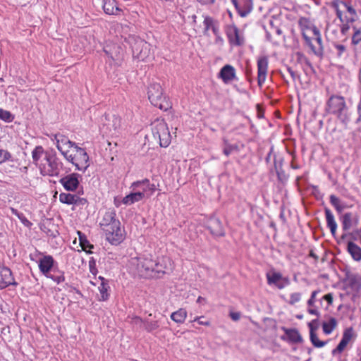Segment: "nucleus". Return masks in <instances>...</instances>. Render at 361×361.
Instances as JSON below:
<instances>
[{"mask_svg": "<svg viewBox=\"0 0 361 361\" xmlns=\"http://www.w3.org/2000/svg\"><path fill=\"white\" fill-rule=\"evenodd\" d=\"M171 265L169 257L154 258L151 255H142L131 257L128 260L127 269L135 276L158 278L171 270Z\"/></svg>", "mask_w": 361, "mask_h": 361, "instance_id": "f257e3e1", "label": "nucleus"}, {"mask_svg": "<svg viewBox=\"0 0 361 361\" xmlns=\"http://www.w3.org/2000/svg\"><path fill=\"white\" fill-rule=\"evenodd\" d=\"M298 25L306 44L317 56L324 53V46L319 30L307 18H300Z\"/></svg>", "mask_w": 361, "mask_h": 361, "instance_id": "f03ea898", "label": "nucleus"}, {"mask_svg": "<svg viewBox=\"0 0 361 361\" xmlns=\"http://www.w3.org/2000/svg\"><path fill=\"white\" fill-rule=\"evenodd\" d=\"M116 216V212L114 209H109L105 212L99 222L106 240L115 245L120 243L124 239L123 230L121 229V223Z\"/></svg>", "mask_w": 361, "mask_h": 361, "instance_id": "7ed1b4c3", "label": "nucleus"}, {"mask_svg": "<svg viewBox=\"0 0 361 361\" xmlns=\"http://www.w3.org/2000/svg\"><path fill=\"white\" fill-rule=\"evenodd\" d=\"M63 169V164L57 157L54 150L47 153L46 158L43 159L42 164H39V170L44 176H58Z\"/></svg>", "mask_w": 361, "mask_h": 361, "instance_id": "20e7f679", "label": "nucleus"}, {"mask_svg": "<svg viewBox=\"0 0 361 361\" xmlns=\"http://www.w3.org/2000/svg\"><path fill=\"white\" fill-rule=\"evenodd\" d=\"M64 159L72 164L76 170L82 172H85L90 164V157L85 149L79 147L78 144L69 151Z\"/></svg>", "mask_w": 361, "mask_h": 361, "instance_id": "39448f33", "label": "nucleus"}, {"mask_svg": "<svg viewBox=\"0 0 361 361\" xmlns=\"http://www.w3.org/2000/svg\"><path fill=\"white\" fill-rule=\"evenodd\" d=\"M148 99L151 104L161 110L166 111L171 107L169 100L163 95L162 88L159 83H152L148 87Z\"/></svg>", "mask_w": 361, "mask_h": 361, "instance_id": "423d86ee", "label": "nucleus"}, {"mask_svg": "<svg viewBox=\"0 0 361 361\" xmlns=\"http://www.w3.org/2000/svg\"><path fill=\"white\" fill-rule=\"evenodd\" d=\"M326 110L328 113L336 115L342 122L348 120L347 106L343 97L332 95L326 102Z\"/></svg>", "mask_w": 361, "mask_h": 361, "instance_id": "0eeeda50", "label": "nucleus"}, {"mask_svg": "<svg viewBox=\"0 0 361 361\" xmlns=\"http://www.w3.org/2000/svg\"><path fill=\"white\" fill-rule=\"evenodd\" d=\"M331 6L341 23H353L357 18L355 9L349 4L340 0H334L331 2Z\"/></svg>", "mask_w": 361, "mask_h": 361, "instance_id": "6e6552de", "label": "nucleus"}, {"mask_svg": "<svg viewBox=\"0 0 361 361\" xmlns=\"http://www.w3.org/2000/svg\"><path fill=\"white\" fill-rule=\"evenodd\" d=\"M152 132L154 138L159 140L161 147H166L170 145L171 135L164 119L157 118L152 122Z\"/></svg>", "mask_w": 361, "mask_h": 361, "instance_id": "1a4fd4ad", "label": "nucleus"}, {"mask_svg": "<svg viewBox=\"0 0 361 361\" xmlns=\"http://www.w3.org/2000/svg\"><path fill=\"white\" fill-rule=\"evenodd\" d=\"M131 47L133 57L140 61H145L151 54V45L140 39H135Z\"/></svg>", "mask_w": 361, "mask_h": 361, "instance_id": "9d476101", "label": "nucleus"}, {"mask_svg": "<svg viewBox=\"0 0 361 361\" xmlns=\"http://www.w3.org/2000/svg\"><path fill=\"white\" fill-rule=\"evenodd\" d=\"M51 140L63 157L69 152V149H71L77 144L61 133L52 135Z\"/></svg>", "mask_w": 361, "mask_h": 361, "instance_id": "9b49d317", "label": "nucleus"}, {"mask_svg": "<svg viewBox=\"0 0 361 361\" xmlns=\"http://www.w3.org/2000/svg\"><path fill=\"white\" fill-rule=\"evenodd\" d=\"M81 176L77 173H72L62 177L59 180L60 184L67 191H75L80 185Z\"/></svg>", "mask_w": 361, "mask_h": 361, "instance_id": "f8f14e48", "label": "nucleus"}, {"mask_svg": "<svg viewBox=\"0 0 361 361\" xmlns=\"http://www.w3.org/2000/svg\"><path fill=\"white\" fill-rule=\"evenodd\" d=\"M9 286H18L11 270L0 263V290Z\"/></svg>", "mask_w": 361, "mask_h": 361, "instance_id": "ddd939ff", "label": "nucleus"}, {"mask_svg": "<svg viewBox=\"0 0 361 361\" xmlns=\"http://www.w3.org/2000/svg\"><path fill=\"white\" fill-rule=\"evenodd\" d=\"M130 188L133 190H136L137 188H140L142 190L140 192H144V197H150L156 190L155 185L150 183L149 180L147 178L132 183Z\"/></svg>", "mask_w": 361, "mask_h": 361, "instance_id": "4468645a", "label": "nucleus"}, {"mask_svg": "<svg viewBox=\"0 0 361 361\" xmlns=\"http://www.w3.org/2000/svg\"><path fill=\"white\" fill-rule=\"evenodd\" d=\"M267 283L269 285H275L279 289H282L290 283L288 277H283L279 272H269L266 274Z\"/></svg>", "mask_w": 361, "mask_h": 361, "instance_id": "2eb2a0df", "label": "nucleus"}, {"mask_svg": "<svg viewBox=\"0 0 361 361\" xmlns=\"http://www.w3.org/2000/svg\"><path fill=\"white\" fill-rule=\"evenodd\" d=\"M226 32L231 44L240 46L244 43L243 36L240 33L238 28L235 25H228Z\"/></svg>", "mask_w": 361, "mask_h": 361, "instance_id": "dca6fc26", "label": "nucleus"}, {"mask_svg": "<svg viewBox=\"0 0 361 361\" xmlns=\"http://www.w3.org/2000/svg\"><path fill=\"white\" fill-rule=\"evenodd\" d=\"M106 122L104 124L106 127L108 134L115 135L121 127V118L116 115H109L106 116Z\"/></svg>", "mask_w": 361, "mask_h": 361, "instance_id": "f3484780", "label": "nucleus"}, {"mask_svg": "<svg viewBox=\"0 0 361 361\" xmlns=\"http://www.w3.org/2000/svg\"><path fill=\"white\" fill-rule=\"evenodd\" d=\"M241 17L247 16L252 10V0H231Z\"/></svg>", "mask_w": 361, "mask_h": 361, "instance_id": "a211bd4d", "label": "nucleus"}, {"mask_svg": "<svg viewBox=\"0 0 361 361\" xmlns=\"http://www.w3.org/2000/svg\"><path fill=\"white\" fill-rule=\"evenodd\" d=\"M268 70V59L266 56L259 57L257 60V82L259 86H262L267 78Z\"/></svg>", "mask_w": 361, "mask_h": 361, "instance_id": "6ab92c4d", "label": "nucleus"}, {"mask_svg": "<svg viewBox=\"0 0 361 361\" xmlns=\"http://www.w3.org/2000/svg\"><path fill=\"white\" fill-rule=\"evenodd\" d=\"M54 259L51 255H44L38 261V267L39 271L43 275L49 276V273L51 271L54 264Z\"/></svg>", "mask_w": 361, "mask_h": 361, "instance_id": "aec40b11", "label": "nucleus"}, {"mask_svg": "<svg viewBox=\"0 0 361 361\" xmlns=\"http://www.w3.org/2000/svg\"><path fill=\"white\" fill-rule=\"evenodd\" d=\"M207 228L211 233L215 236H224V231L219 219H211L207 224Z\"/></svg>", "mask_w": 361, "mask_h": 361, "instance_id": "412c9836", "label": "nucleus"}, {"mask_svg": "<svg viewBox=\"0 0 361 361\" xmlns=\"http://www.w3.org/2000/svg\"><path fill=\"white\" fill-rule=\"evenodd\" d=\"M50 151H46L42 146H36L32 151V158L33 163L39 168V164H42L43 159L46 158L47 153H49Z\"/></svg>", "mask_w": 361, "mask_h": 361, "instance_id": "4be33fe9", "label": "nucleus"}, {"mask_svg": "<svg viewBox=\"0 0 361 361\" xmlns=\"http://www.w3.org/2000/svg\"><path fill=\"white\" fill-rule=\"evenodd\" d=\"M353 337V329L349 328L343 332L342 338L337 345L336 348L333 350V353L335 354L336 352L341 353L344 348L347 346L348 343L350 341Z\"/></svg>", "mask_w": 361, "mask_h": 361, "instance_id": "5701e85b", "label": "nucleus"}, {"mask_svg": "<svg viewBox=\"0 0 361 361\" xmlns=\"http://www.w3.org/2000/svg\"><path fill=\"white\" fill-rule=\"evenodd\" d=\"M219 76L225 83H228L235 76V68L231 65H226L221 69Z\"/></svg>", "mask_w": 361, "mask_h": 361, "instance_id": "b1692460", "label": "nucleus"}, {"mask_svg": "<svg viewBox=\"0 0 361 361\" xmlns=\"http://www.w3.org/2000/svg\"><path fill=\"white\" fill-rule=\"evenodd\" d=\"M144 192H141L140 191L132 192L129 195L125 196L121 202L126 205H131L135 202H140L143 200Z\"/></svg>", "mask_w": 361, "mask_h": 361, "instance_id": "393cba45", "label": "nucleus"}, {"mask_svg": "<svg viewBox=\"0 0 361 361\" xmlns=\"http://www.w3.org/2000/svg\"><path fill=\"white\" fill-rule=\"evenodd\" d=\"M347 250L355 261H361V247L360 246L350 241L348 243Z\"/></svg>", "mask_w": 361, "mask_h": 361, "instance_id": "a878e982", "label": "nucleus"}, {"mask_svg": "<svg viewBox=\"0 0 361 361\" xmlns=\"http://www.w3.org/2000/svg\"><path fill=\"white\" fill-rule=\"evenodd\" d=\"M282 329L284 331L289 342L297 343L302 341V336L297 329H287L285 327H283Z\"/></svg>", "mask_w": 361, "mask_h": 361, "instance_id": "bb28decb", "label": "nucleus"}, {"mask_svg": "<svg viewBox=\"0 0 361 361\" xmlns=\"http://www.w3.org/2000/svg\"><path fill=\"white\" fill-rule=\"evenodd\" d=\"M188 312L185 308H179L178 310L172 312L170 318L177 324H183L187 318Z\"/></svg>", "mask_w": 361, "mask_h": 361, "instance_id": "cd10ccee", "label": "nucleus"}, {"mask_svg": "<svg viewBox=\"0 0 361 361\" xmlns=\"http://www.w3.org/2000/svg\"><path fill=\"white\" fill-rule=\"evenodd\" d=\"M325 216L327 226L329 228L331 234L335 235L337 229V224L335 221L334 214L329 209H325Z\"/></svg>", "mask_w": 361, "mask_h": 361, "instance_id": "c85d7f7f", "label": "nucleus"}, {"mask_svg": "<svg viewBox=\"0 0 361 361\" xmlns=\"http://www.w3.org/2000/svg\"><path fill=\"white\" fill-rule=\"evenodd\" d=\"M103 9L106 14L114 15L119 8L116 6L114 0H103Z\"/></svg>", "mask_w": 361, "mask_h": 361, "instance_id": "c756f323", "label": "nucleus"}, {"mask_svg": "<svg viewBox=\"0 0 361 361\" xmlns=\"http://www.w3.org/2000/svg\"><path fill=\"white\" fill-rule=\"evenodd\" d=\"M352 44L355 51L361 52V27L355 28L352 36Z\"/></svg>", "mask_w": 361, "mask_h": 361, "instance_id": "7c9ffc66", "label": "nucleus"}, {"mask_svg": "<svg viewBox=\"0 0 361 361\" xmlns=\"http://www.w3.org/2000/svg\"><path fill=\"white\" fill-rule=\"evenodd\" d=\"M99 278L102 279V283H100V285L98 287V289H99V291L100 293V297H99V300L105 301L109 298V295L108 291L109 289V286L108 283L104 281V278H102V277H99Z\"/></svg>", "mask_w": 361, "mask_h": 361, "instance_id": "2f4dec72", "label": "nucleus"}, {"mask_svg": "<svg viewBox=\"0 0 361 361\" xmlns=\"http://www.w3.org/2000/svg\"><path fill=\"white\" fill-rule=\"evenodd\" d=\"M337 326V321L334 317H330L327 322L322 323L323 331L325 334H330Z\"/></svg>", "mask_w": 361, "mask_h": 361, "instance_id": "473e14b6", "label": "nucleus"}, {"mask_svg": "<svg viewBox=\"0 0 361 361\" xmlns=\"http://www.w3.org/2000/svg\"><path fill=\"white\" fill-rule=\"evenodd\" d=\"M78 197L71 193L62 192L59 195V200L61 202L66 204H74L78 202Z\"/></svg>", "mask_w": 361, "mask_h": 361, "instance_id": "72a5a7b5", "label": "nucleus"}, {"mask_svg": "<svg viewBox=\"0 0 361 361\" xmlns=\"http://www.w3.org/2000/svg\"><path fill=\"white\" fill-rule=\"evenodd\" d=\"M47 278H50L52 279L54 282L59 283H61L65 281V276L63 271H61L58 269H54L52 270V272L51 271L49 273V276H46Z\"/></svg>", "mask_w": 361, "mask_h": 361, "instance_id": "f704fd0d", "label": "nucleus"}, {"mask_svg": "<svg viewBox=\"0 0 361 361\" xmlns=\"http://www.w3.org/2000/svg\"><path fill=\"white\" fill-rule=\"evenodd\" d=\"M342 228L344 231H348L353 225L352 214L350 212L345 213L341 218Z\"/></svg>", "mask_w": 361, "mask_h": 361, "instance_id": "c9c22d12", "label": "nucleus"}, {"mask_svg": "<svg viewBox=\"0 0 361 361\" xmlns=\"http://www.w3.org/2000/svg\"><path fill=\"white\" fill-rule=\"evenodd\" d=\"M159 326L160 324L158 320H145L144 329L149 333H152L153 331L157 330L159 328Z\"/></svg>", "mask_w": 361, "mask_h": 361, "instance_id": "e433bc0d", "label": "nucleus"}, {"mask_svg": "<svg viewBox=\"0 0 361 361\" xmlns=\"http://www.w3.org/2000/svg\"><path fill=\"white\" fill-rule=\"evenodd\" d=\"M310 340L314 346L317 348H322L326 345V342L320 341L317 336V334L314 332L312 325L310 324Z\"/></svg>", "mask_w": 361, "mask_h": 361, "instance_id": "4c0bfd02", "label": "nucleus"}, {"mask_svg": "<svg viewBox=\"0 0 361 361\" xmlns=\"http://www.w3.org/2000/svg\"><path fill=\"white\" fill-rule=\"evenodd\" d=\"M329 200L337 212H341L344 209L345 207L341 204V200L336 195H331Z\"/></svg>", "mask_w": 361, "mask_h": 361, "instance_id": "58836bf2", "label": "nucleus"}, {"mask_svg": "<svg viewBox=\"0 0 361 361\" xmlns=\"http://www.w3.org/2000/svg\"><path fill=\"white\" fill-rule=\"evenodd\" d=\"M224 149H223V153L226 157H228L233 152L238 150V147L237 145H231L226 140L224 141Z\"/></svg>", "mask_w": 361, "mask_h": 361, "instance_id": "ea45409f", "label": "nucleus"}, {"mask_svg": "<svg viewBox=\"0 0 361 361\" xmlns=\"http://www.w3.org/2000/svg\"><path fill=\"white\" fill-rule=\"evenodd\" d=\"M0 119L6 122H11L14 119V116L8 111L0 109Z\"/></svg>", "mask_w": 361, "mask_h": 361, "instance_id": "a19ab883", "label": "nucleus"}, {"mask_svg": "<svg viewBox=\"0 0 361 361\" xmlns=\"http://www.w3.org/2000/svg\"><path fill=\"white\" fill-rule=\"evenodd\" d=\"M128 319H130L129 322L130 323V324H132L133 326H136L138 328H142V327L144 328L145 320H143L140 317H137V316H133L131 317H129Z\"/></svg>", "mask_w": 361, "mask_h": 361, "instance_id": "79ce46f5", "label": "nucleus"}, {"mask_svg": "<svg viewBox=\"0 0 361 361\" xmlns=\"http://www.w3.org/2000/svg\"><path fill=\"white\" fill-rule=\"evenodd\" d=\"M203 23L204 25L205 31L211 30L214 25L217 24L216 21H215L212 18L209 16L204 17Z\"/></svg>", "mask_w": 361, "mask_h": 361, "instance_id": "37998d69", "label": "nucleus"}, {"mask_svg": "<svg viewBox=\"0 0 361 361\" xmlns=\"http://www.w3.org/2000/svg\"><path fill=\"white\" fill-rule=\"evenodd\" d=\"M78 234L79 235L80 243L83 250H85L87 247H93V246L86 240L85 235H83L80 231H78Z\"/></svg>", "mask_w": 361, "mask_h": 361, "instance_id": "c03bdc74", "label": "nucleus"}, {"mask_svg": "<svg viewBox=\"0 0 361 361\" xmlns=\"http://www.w3.org/2000/svg\"><path fill=\"white\" fill-rule=\"evenodd\" d=\"M301 299V293H291L290 295V300L288 301V303L291 305H295V303L298 302Z\"/></svg>", "mask_w": 361, "mask_h": 361, "instance_id": "a18cd8bd", "label": "nucleus"}, {"mask_svg": "<svg viewBox=\"0 0 361 361\" xmlns=\"http://www.w3.org/2000/svg\"><path fill=\"white\" fill-rule=\"evenodd\" d=\"M10 210L11 212V213L18 216V218L23 223V224H25V222H28V220L26 219V217L24 216V214L23 213H20L17 209L13 208V207H11L10 208Z\"/></svg>", "mask_w": 361, "mask_h": 361, "instance_id": "49530a36", "label": "nucleus"}, {"mask_svg": "<svg viewBox=\"0 0 361 361\" xmlns=\"http://www.w3.org/2000/svg\"><path fill=\"white\" fill-rule=\"evenodd\" d=\"M334 47L336 50V54L338 57H341L346 51V47L343 44L335 43Z\"/></svg>", "mask_w": 361, "mask_h": 361, "instance_id": "de8ad7c7", "label": "nucleus"}, {"mask_svg": "<svg viewBox=\"0 0 361 361\" xmlns=\"http://www.w3.org/2000/svg\"><path fill=\"white\" fill-rule=\"evenodd\" d=\"M320 292L319 290H316L312 292L311 296L310 299L307 300V305L309 307H314L315 301H316V296L317 294Z\"/></svg>", "mask_w": 361, "mask_h": 361, "instance_id": "09e8293b", "label": "nucleus"}, {"mask_svg": "<svg viewBox=\"0 0 361 361\" xmlns=\"http://www.w3.org/2000/svg\"><path fill=\"white\" fill-rule=\"evenodd\" d=\"M11 158V154L4 149H0V164L3 163Z\"/></svg>", "mask_w": 361, "mask_h": 361, "instance_id": "8fccbe9b", "label": "nucleus"}, {"mask_svg": "<svg viewBox=\"0 0 361 361\" xmlns=\"http://www.w3.org/2000/svg\"><path fill=\"white\" fill-rule=\"evenodd\" d=\"M89 268H90V271L93 275L95 276L97 273V269L96 268V262L93 258H91L89 261Z\"/></svg>", "mask_w": 361, "mask_h": 361, "instance_id": "3c124183", "label": "nucleus"}, {"mask_svg": "<svg viewBox=\"0 0 361 361\" xmlns=\"http://www.w3.org/2000/svg\"><path fill=\"white\" fill-rule=\"evenodd\" d=\"M229 315L231 319L235 322L238 321L241 317V314L239 312H231Z\"/></svg>", "mask_w": 361, "mask_h": 361, "instance_id": "603ef678", "label": "nucleus"}, {"mask_svg": "<svg viewBox=\"0 0 361 361\" xmlns=\"http://www.w3.org/2000/svg\"><path fill=\"white\" fill-rule=\"evenodd\" d=\"M349 23H342V25L341 27V32L343 35H345L348 33V31L350 29Z\"/></svg>", "mask_w": 361, "mask_h": 361, "instance_id": "864d4df0", "label": "nucleus"}, {"mask_svg": "<svg viewBox=\"0 0 361 361\" xmlns=\"http://www.w3.org/2000/svg\"><path fill=\"white\" fill-rule=\"evenodd\" d=\"M323 299L326 300L329 305H331L333 303V294L328 293L323 297Z\"/></svg>", "mask_w": 361, "mask_h": 361, "instance_id": "5fc2aeb1", "label": "nucleus"}, {"mask_svg": "<svg viewBox=\"0 0 361 361\" xmlns=\"http://www.w3.org/2000/svg\"><path fill=\"white\" fill-rule=\"evenodd\" d=\"M307 312L310 314H313V315H316V316H319V311L316 308H314V307H309V308L307 310Z\"/></svg>", "mask_w": 361, "mask_h": 361, "instance_id": "6e6d98bb", "label": "nucleus"}, {"mask_svg": "<svg viewBox=\"0 0 361 361\" xmlns=\"http://www.w3.org/2000/svg\"><path fill=\"white\" fill-rule=\"evenodd\" d=\"M287 71L289 73V74L290 75V76L293 80H295L298 78V75H297L296 72H295L291 68H290V67L287 68Z\"/></svg>", "mask_w": 361, "mask_h": 361, "instance_id": "4d7b16f0", "label": "nucleus"}, {"mask_svg": "<svg viewBox=\"0 0 361 361\" xmlns=\"http://www.w3.org/2000/svg\"><path fill=\"white\" fill-rule=\"evenodd\" d=\"M198 324L206 326H209L211 324L209 320H202V319H200Z\"/></svg>", "mask_w": 361, "mask_h": 361, "instance_id": "13d9d810", "label": "nucleus"}, {"mask_svg": "<svg viewBox=\"0 0 361 361\" xmlns=\"http://www.w3.org/2000/svg\"><path fill=\"white\" fill-rule=\"evenodd\" d=\"M211 30H212V32L215 36L219 35V30L218 24L214 25Z\"/></svg>", "mask_w": 361, "mask_h": 361, "instance_id": "bf43d9fd", "label": "nucleus"}, {"mask_svg": "<svg viewBox=\"0 0 361 361\" xmlns=\"http://www.w3.org/2000/svg\"><path fill=\"white\" fill-rule=\"evenodd\" d=\"M215 42L216 44H223L224 43V39L223 38L219 35H216V39H215Z\"/></svg>", "mask_w": 361, "mask_h": 361, "instance_id": "052dcab7", "label": "nucleus"}, {"mask_svg": "<svg viewBox=\"0 0 361 361\" xmlns=\"http://www.w3.org/2000/svg\"><path fill=\"white\" fill-rule=\"evenodd\" d=\"M202 4H211L214 2L215 0H197Z\"/></svg>", "mask_w": 361, "mask_h": 361, "instance_id": "680f3d73", "label": "nucleus"}, {"mask_svg": "<svg viewBox=\"0 0 361 361\" xmlns=\"http://www.w3.org/2000/svg\"><path fill=\"white\" fill-rule=\"evenodd\" d=\"M204 317L203 316L202 317H195L192 320L190 321V322H197L198 323L200 319H204Z\"/></svg>", "mask_w": 361, "mask_h": 361, "instance_id": "e2e57ef3", "label": "nucleus"}, {"mask_svg": "<svg viewBox=\"0 0 361 361\" xmlns=\"http://www.w3.org/2000/svg\"><path fill=\"white\" fill-rule=\"evenodd\" d=\"M104 52L108 55L109 56L111 59H114L113 56L111 54H109V51L106 50V49H104Z\"/></svg>", "mask_w": 361, "mask_h": 361, "instance_id": "0e129e2a", "label": "nucleus"}, {"mask_svg": "<svg viewBox=\"0 0 361 361\" xmlns=\"http://www.w3.org/2000/svg\"><path fill=\"white\" fill-rule=\"evenodd\" d=\"M115 205L118 207L120 205H121V203L118 202H116V200H115Z\"/></svg>", "mask_w": 361, "mask_h": 361, "instance_id": "69168bd1", "label": "nucleus"}, {"mask_svg": "<svg viewBox=\"0 0 361 361\" xmlns=\"http://www.w3.org/2000/svg\"><path fill=\"white\" fill-rule=\"evenodd\" d=\"M192 18L193 21L195 23V22H196L197 16H196L195 15H193V16H192Z\"/></svg>", "mask_w": 361, "mask_h": 361, "instance_id": "338daca9", "label": "nucleus"}, {"mask_svg": "<svg viewBox=\"0 0 361 361\" xmlns=\"http://www.w3.org/2000/svg\"><path fill=\"white\" fill-rule=\"evenodd\" d=\"M310 256L312 257H316V256L314 255V254L313 252L310 253Z\"/></svg>", "mask_w": 361, "mask_h": 361, "instance_id": "774afa93", "label": "nucleus"}]
</instances>
